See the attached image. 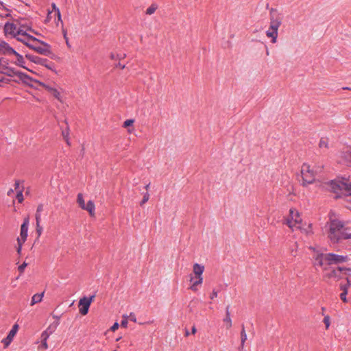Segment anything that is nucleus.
<instances>
[{"mask_svg": "<svg viewBox=\"0 0 351 351\" xmlns=\"http://www.w3.org/2000/svg\"><path fill=\"white\" fill-rule=\"evenodd\" d=\"M330 187L335 193L351 196V176L348 178H341V179L332 181Z\"/></svg>", "mask_w": 351, "mask_h": 351, "instance_id": "39448f33", "label": "nucleus"}, {"mask_svg": "<svg viewBox=\"0 0 351 351\" xmlns=\"http://www.w3.org/2000/svg\"><path fill=\"white\" fill-rule=\"evenodd\" d=\"M150 184H147L145 188L147 191L149 189Z\"/></svg>", "mask_w": 351, "mask_h": 351, "instance_id": "3c124183", "label": "nucleus"}, {"mask_svg": "<svg viewBox=\"0 0 351 351\" xmlns=\"http://www.w3.org/2000/svg\"><path fill=\"white\" fill-rule=\"evenodd\" d=\"M27 59H29L30 61L36 63V64H40L41 63V59L38 56H34L32 55H26L25 56Z\"/></svg>", "mask_w": 351, "mask_h": 351, "instance_id": "bb28decb", "label": "nucleus"}, {"mask_svg": "<svg viewBox=\"0 0 351 351\" xmlns=\"http://www.w3.org/2000/svg\"><path fill=\"white\" fill-rule=\"evenodd\" d=\"M298 230H300L302 233L305 234L307 236H310L313 234L312 225L311 223H302L301 227L298 228Z\"/></svg>", "mask_w": 351, "mask_h": 351, "instance_id": "4be33fe9", "label": "nucleus"}, {"mask_svg": "<svg viewBox=\"0 0 351 351\" xmlns=\"http://www.w3.org/2000/svg\"><path fill=\"white\" fill-rule=\"evenodd\" d=\"M320 148H328V141L327 138H322L319 143Z\"/></svg>", "mask_w": 351, "mask_h": 351, "instance_id": "c85d7f7f", "label": "nucleus"}, {"mask_svg": "<svg viewBox=\"0 0 351 351\" xmlns=\"http://www.w3.org/2000/svg\"><path fill=\"white\" fill-rule=\"evenodd\" d=\"M113 351H117V350H113Z\"/></svg>", "mask_w": 351, "mask_h": 351, "instance_id": "13d9d810", "label": "nucleus"}, {"mask_svg": "<svg viewBox=\"0 0 351 351\" xmlns=\"http://www.w3.org/2000/svg\"><path fill=\"white\" fill-rule=\"evenodd\" d=\"M312 252L313 264L315 267H320L323 270L327 269V266L346 262L348 256L333 253L324 254L317 247L309 246Z\"/></svg>", "mask_w": 351, "mask_h": 351, "instance_id": "f257e3e1", "label": "nucleus"}, {"mask_svg": "<svg viewBox=\"0 0 351 351\" xmlns=\"http://www.w3.org/2000/svg\"><path fill=\"white\" fill-rule=\"evenodd\" d=\"M302 223V219L299 212L294 208H291L289 210V216L287 219V224L288 226L294 230L300 228Z\"/></svg>", "mask_w": 351, "mask_h": 351, "instance_id": "1a4fd4ad", "label": "nucleus"}, {"mask_svg": "<svg viewBox=\"0 0 351 351\" xmlns=\"http://www.w3.org/2000/svg\"><path fill=\"white\" fill-rule=\"evenodd\" d=\"M62 135L64 139L65 140V141L66 142V143L68 145H70L69 137V128H66V130H62Z\"/></svg>", "mask_w": 351, "mask_h": 351, "instance_id": "c756f323", "label": "nucleus"}, {"mask_svg": "<svg viewBox=\"0 0 351 351\" xmlns=\"http://www.w3.org/2000/svg\"><path fill=\"white\" fill-rule=\"evenodd\" d=\"M14 192L13 189H10L8 191V195H10Z\"/></svg>", "mask_w": 351, "mask_h": 351, "instance_id": "8fccbe9b", "label": "nucleus"}, {"mask_svg": "<svg viewBox=\"0 0 351 351\" xmlns=\"http://www.w3.org/2000/svg\"><path fill=\"white\" fill-rule=\"evenodd\" d=\"M27 267V263H23L22 265H21L19 267V270L21 273H23L24 271V269L25 268Z\"/></svg>", "mask_w": 351, "mask_h": 351, "instance_id": "a19ab883", "label": "nucleus"}, {"mask_svg": "<svg viewBox=\"0 0 351 351\" xmlns=\"http://www.w3.org/2000/svg\"><path fill=\"white\" fill-rule=\"evenodd\" d=\"M50 335H49L47 332H42L40 335L41 339V343L38 346V350H47L49 346L47 343V339Z\"/></svg>", "mask_w": 351, "mask_h": 351, "instance_id": "aec40b11", "label": "nucleus"}, {"mask_svg": "<svg viewBox=\"0 0 351 351\" xmlns=\"http://www.w3.org/2000/svg\"><path fill=\"white\" fill-rule=\"evenodd\" d=\"M328 238L333 243L339 242L341 239H348L350 233L344 232L343 223L338 219H332L330 217V221L328 223Z\"/></svg>", "mask_w": 351, "mask_h": 351, "instance_id": "7ed1b4c3", "label": "nucleus"}, {"mask_svg": "<svg viewBox=\"0 0 351 351\" xmlns=\"http://www.w3.org/2000/svg\"><path fill=\"white\" fill-rule=\"evenodd\" d=\"M185 335L186 336H189V332L188 330H186Z\"/></svg>", "mask_w": 351, "mask_h": 351, "instance_id": "603ef678", "label": "nucleus"}, {"mask_svg": "<svg viewBox=\"0 0 351 351\" xmlns=\"http://www.w3.org/2000/svg\"><path fill=\"white\" fill-rule=\"evenodd\" d=\"M196 332H197V329H196L195 326H193L192 327V328H191V333L194 335V334H195V333H196Z\"/></svg>", "mask_w": 351, "mask_h": 351, "instance_id": "09e8293b", "label": "nucleus"}, {"mask_svg": "<svg viewBox=\"0 0 351 351\" xmlns=\"http://www.w3.org/2000/svg\"><path fill=\"white\" fill-rule=\"evenodd\" d=\"M90 303L86 300V297L80 298L79 301V311L82 315H85L88 313Z\"/></svg>", "mask_w": 351, "mask_h": 351, "instance_id": "dca6fc26", "label": "nucleus"}, {"mask_svg": "<svg viewBox=\"0 0 351 351\" xmlns=\"http://www.w3.org/2000/svg\"><path fill=\"white\" fill-rule=\"evenodd\" d=\"M21 180H16L14 183L15 190L16 191V193L18 192L19 189H23V186H21Z\"/></svg>", "mask_w": 351, "mask_h": 351, "instance_id": "c9c22d12", "label": "nucleus"}, {"mask_svg": "<svg viewBox=\"0 0 351 351\" xmlns=\"http://www.w3.org/2000/svg\"><path fill=\"white\" fill-rule=\"evenodd\" d=\"M51 7L52 10L48 12V14L45 19V22L49 23L51 21L52 19H53L54 23L56 27H62L63 22L61 19V14L59 8L56 6V5L54 3L51 4Z\"/></svg>", "mask_w": 351, "mask_h": 351, "instance_id": "9d476101", "label": "nucleus"}, {"mask_svg": "<svg viewBox=\"0 0 351 351\" xmlns=\"http://www.w3.org/2000/svg\"><path fill=\"white\" fill-rule=\"evenodd\" d=\"M347 292H342L341 294H340V298L341 300L343 302H347L348 300H347V298H346V295H347Z\"/></svg>", "mask_w": 351, "mask_h": 351, "instance_id": "4c0bfd02", "label": "nucleus"}, {"mask_svg": "<svg viewBox=\"0 0 351 351\" xmlns=\"http://www.w3.org/2000/svg\"><path fill=\"white\" fill-rule=\"evenodd\" d=\"M134 123V119H127L123 122V127L125 128H128V132L132 134L134 131V128L132 127Z\"/></svg>", "mask_w": 351, "mask_h": 351, "instance_id": "b1692460", "label": "nucleus"}, {"mask_svg": "<svg viewBox=\"0 0 351 351\" xmlns=\"http://www.w3.org/2000/svg\"><path fill=\"white\" fill-rule=\"evenodd\" d=\"M149 199V194L147 192L144 194L143 198L142 201L140 203L141 206H143L144 204H145Z\"/></svg>", "mask_w": 351, "mask_h": 351, "instance_id": "f704fd0d", "label": "nucleus"}, {"mask_svg": "<svg viewBox=\"0 0 351 351\" xmlns=\"http://www.w3.org/2000/svg\"><path fill=\"white\" fill-rule=\"evenodd\" d=\"M119 324L117 322L114 323V324L111 326L110 330L112 332H114L119 328Z\"/></svg>", "mask_w": 351, "mask_h": 351, "instance_id": "37998d69", "label": "nucleus"}, {"mask_svg": "<svg viewBox=\"0 0 351 351\" xmlns=\"http://www.w3.org/2000/svg\"><path fill=\"white\" fill-rule=\"evenodd\" d=\"M267 54L269 55V50H267Z\"/></svg>", "mask_w": 351, "mask_h": 351, "instance_id": "4d7b16f0", "label": "nucleus"}, {"mask_svg": "<svg viewBox=\"0 0 351 351\" xmlns=\"http://www.w3.org/2000/svg\"><path fill=\"white\" fill-rule=\"evenodd\" d=\"M43 204H39L37 207V209H36V213H40L43 212Z\"/></svg>", "mask_w": 351, "mask_h": 351, "instance_id": "c03bdc74", "label": "nucleus"}, {"mask_svg": "<svg viewBox=\"0 0 351 351\" xmlns=\"http://www.w3.org/2000/svg\"><path fill=\"white\" fill-rule=\"evenodd\" d=\"M282 16L277 12L271 14L269 19V27L265 34L267 38H271V42L274 44L277 42L278 29L282 23Z\"/></svg>", "mask_w": 351, "mask_h": 351, "instance_id": "20e7f679", "label": "nucleus"}, {"mask_svg": "<svg viewBox=\"0 0 351 351\" xmlns=\"http://www.w3.org/2000/svg\"><path fill=\"white\" fill-rule=\"evenodd\" d=\"M18 330H19V325L15 324L12 326L10 331L9 332L8 336L2 340V343L4 344L5 348L8 347L11 343V342L12 341Z\"/></svg>", "mask_w": 351, "mask_h": 351, "instance_id": "2eb2a0df", "label": "nucleus"}, {"mask_svg": "<svg viewBox=\"0 0 351 351\" xmlns=\"http://www.w3.org/2000/svg\"><path fill=\"white\" fill-rule=\"evenodd\" d=\"M77 203L82 210H86L91 217L95 215V206L94 202L92 200H89L86 204L82 193L77 194Z\"/></svg>", "mask_w": 351, "mask_h": 351, "instance_id": "9b49d317", "label": "nucleus"}, {"mask_svg": "<svg viewBox=\"0 0 351 351\" xmlns=\"http://www.w3.org/2000/svg\"><path fill=\"white\" fill-rule=\"evenodd\" d=\"M205 270V267L203 265L199 263H194L193 265V273L190 275L193 276L203 277V273Z\"/></svg>", "mask_w": 351, "mask_h": 351, "instance_id": "a211bd4d", "label": "nucleus"}, {"mask_svg": "<svg viewBox=\"0 0 351 351\" xmlns=\"http://www.w3.org/2000/svg\"><path fill=\"white\" fill-rule=\"evenodd\" d=\"M36 230L38 237H39L42 234V232H43V228L40 226V223L36 224Z\"/></svg>", "mask_w": 351, "mask_h": 351, "instance_id": "e433bc0d", "label": "nucleus"}, {"mask_svg": "<svg viewBox=\"0 0 351 351\" xmlns=\"http://www.w3.org/2000/svg\"><path fill=\"white\" fill-rule=\"evenodd\" d=\"M0 53L7 55H14L16 58V63L25 69V61L23 56L16 52L12 47H11L7 43L0 40Z\"/></svg>", "mask_w": 351, "mask_h": 351, "instance_id": "6e6552de", "label": "nucleus"}, {"mask_svg": "<svg viewBox=\"0 0 351 351\" xmlns=\"http://www.w3.org/2000/svg\"><path fill=\"white\" fill-rule=\"evenodd\" d=\"M128 316L126 315H123V320L121 322V326H122L123 328H127L128 324Z\"/></svg>", "mask_w": 351, "mask_h": 351, "instance_id": "473e14b6", "label": "nucleus"}, {"mask_svg": "<svg viewBox=\"0 0 351 351\" xmlns=\"http://www.w3.org/2000/svg\"><path fill=\"white\" fill-rule=\"evenodd\" d=\"M324 277L328 279H334L336 281L339 280L341 278H345L348 276H351V269L346 267H337L330 269L327 266V269L324 270Z\"/></svg>", "mask_w": 351, "mask_h": 351, "instance_id": "0eeeda50", "label": "nucleus"}, {"mask_svg": "<svg viewBox=\"0 0 351 351\" xmlns=\"http://www.w3.org/2000/svg\"><path fill=\"white\" fill-rule=\"evenodd\" d=\"M223 325L226 329H230L232 326V321L231 319L230 307L227 306L226 309V317L223 319Z\"/></svg>", "mask_w": 351, "mask_h": 351, "instance_id": "412c9836", "label": "nucleus"}, {"mask_svg": "<svg viewBox=\"0 0 351 351\" xmlns=\"http://www.w3.org/2000/svg\"><path fill=\"white\" fill-rule=\"evenodd\" d=\"M157 8L158 7L156 4H152L149 8H147L145 12L148 15H152V14H154L156 12Z\"/></svg>", "mask_w": 351, "mask_h": 351, "instance_id": "cd10ccee", "label": "nucleus"}, {"mask_svg": "<svg viewBox=\"0 0 351 351\" xmlns=\"http://www.w3.org/2000/svg\"><path fill=\"white\" fill-rule=\"evenodd\" d=\"M247 334H246V332H245V327L243 325L242 326V329H241V348H243L244 347V345H245V343L247 340Z\"/></svg>", "mask_w": 351, "mask_h": 351, "instance_id": "393cba45", "label": "nucleus"}, {"mask_svg": "<svg viewBox=\"0 0 351 351\" xmlns=\"http://www.w3.org/2000/svg\"><path fill=\"white\" fill-rule=\"evenodd\" d=\"M28 227H29V219L25 218L23 221V223H22L21 226V233H20V237H19L17 239H21L22 242H25L27 237V232H28Z\"/></svg>", "mask_w": 351, "mask_h": 351, "instance_id": "f3484780", "label": "nucleus"}, {"mask_svg": "<svg viewBox=\"0 0 351 351\" xmlns=\"http://www.w3.org/2000/svg\"><path fill=\"white\" fill-rule=\"evenodd\" d=\"M203 280V277L193 276V275H189V289L194 292L197 291L198 287L202 285Z\"/></svg>", "mask_w": 351, "mask_h": 351, "instance_id": "4468645a", "label": "nucleus"}, {"mask_svg": "<svg viewBox=\"0 0 351 351\" xmlns=\"http://www.w3.org/2000/svg\"><path fill=\"white\" fill-rule=\"evenodd\" d=\"M125 56V54L119 55V54H115V53H110V58L112 60H121L122 58H124Z\"/></svg>", "mask_w": 351, "mask_h": 351, "instance_id": "2f4dec72", "label": "nucleus"}, {"mask_svg": "<svg viewBox=\"0 0 351 351\" xmlns=\"http://www.w3.org/2000/svg\"><path fill=\"white\" fill-rule=\"evenodd\" d=\"M348 208H349L350 210H351V204H350V206H348Z\"/></svg>", "mask_w": 351, "mask_h": 351, "instance_id": "6e6d98bb", "label": "nucleus"}, {"mask_svg": "<svg viewBox=\"0 0 351 351\" xmlns=\"http://www.w3.org/2000/svg\"><path fill=\"white\" fill-rule=\"evenodd\" d=\"M17 242H18V248H17V252L19 254L21 253V249H22V245L25 243V242H22L21 241V239H17Z\"/></svg>", "mask_w": 351, "mask_h": 351, "instance_id": "58836bf2", "label": "nucleus"}, {"mask_svg": "<svg viewBox=\"0 0 351 351\" xmlns=\"http://www.w3.org/2000/svg\"><path fill=\"white\" fill-rule=\"evenodd\" d=\"M56 320L49 325L45 330L43 332H47L49 335H52L56 330L57 329L60 322H59V317L57 315L53 316Z\"/></svg>", "mask_w": 351, "mask_h": 351, "instance_id": "6ab92c4d", "label": "nucleus"}, {"mask_svg": "<svg viewBox=\"0 0 351 351\" xmlns=\"http://www.w3.org/2000/svg\"><path fill=\"white\" fill-rule=\"evenodd\" d=\"M95 297V295H93L90 297H86V300H88V302L91 304L93 302V301L94 300Z\"/></svg>", "mask_w": 351, "mask_h": 351, "instance_id": "49530a36", "label": "nucleus"}, {"mask_svg": "<svg viewBox=\"0 0 351 351\" xmlns=\"http://www.w3.org/2000/svg\"><path fill=\"white\" fill-rule=\"evenodd\" d=\"M348 237H350V239H351V233L349 234Z\"/></svg>", "mask_w": 351, "mask_h": 351, "instance_id": "5fc2aeb1", "label": "nucleus"}, {"mask_svg": "<svg viewBox=\"0 0 351 351\" xmlns=\"http://www.w3.org/2000/svg\"><path fill=\"white\" fill-rule=\"evenodd\" d=\"M128 318L134 322H136V317L134 313H130V315L128 316Z\"/></svg>", "mask_w": 351, "mask_h": 351, "instance_id": "ea45409f", "label": "nucleus"}, {"mask_svg": "<svg viewBox=\"0 0 351 351\" xmlns=\"http://www.w3.org/2000/svg\"><path fill=\"white\" fill-rule=\"evenodd\" d=\"M322 167L313 166L308 163H304L301 167V175L302 178V184L306 186L312 184L315 180L316 174L320 171Z\"/></svg>", "mask_w": 351, "mask_h": 351, "instance_id": "423d86ee", "label": "nucleus"}, {"mask_svg": "<svg viewBox=\"0 0 351 351\" xmlns=\"http://www.w3.org/2000/svg\"><path fill=\"white\" fill-rule=\"evenodd\" d=\"M217 295H218L217 291L216 290L213 289V291H212V293L210 295V299L213 300V299L217 298Z\"/></svg>", "mask_w": 351, "mask_h": 351, "instance_id": "79ce46f5", "label": "nucleus"}, {"mask_svg": "<svg viewBox=\"0 0 351 351\" xmlns=\"http://www.w3.org/2000/svg\"><path fill=\"white\" fill-rule=\"evenodd\" d=\"M4 32L6 35L12 36L16 38L17 40L23 43L29 36V32L33 31L31 27L27 25L6 23L4 25Z\"/></svg>", "mask_w": 351, "mask_h": 351, "instance_id": "f03ea898", "label": "nucleus"}, {"mask_svg": "<svg viewBox=\"0 0 351 351\" xmlns=\"http://www.w3.org/2000/svg\"><path fill=\"white\" fill-rule=\"evenodd\" d=\"M43 297H44V292H43L41 293L34 294L32 297L30 305L34 306L36 304L40 302L43 300Z\"/></svg>", "mask_w": 351, "mask_h": 351, "instance_id": "5701e85b", "label": "nucleus"}, {"mask_svg": "<svg viewBox=\"0 0 351 351\" xmlns=\"http://www.w3.org/2000/svg\"><path fill=\"white\" fill-rule=\"evenodd\" d=\"M116 67H119L121 69H123L125 68V65L124 64H121V63H119L116 65Z\"/></svg>", "mask_w": 351, "mask_h": 351, "instance_id": "de8ad7c7", "label": "nucleus"}, {"mask_svg": "<svg viewBox=\"0 0 351 351\" xmlns=\"http://www.w3.org/2000/svg\"><path fill=\"white\" fill-rule=\"evenodd\" d=\"M38 42L39 40L38 39L29 34V36L25 39L23 43L30 49H32L34 51L40 53H42L44 51V49L41 46L37 45Z\"/></svg>", "mask_w": 351, "mask_h": 351, "instance_id": "f8f14e48", "label": "nucleus"}, {"mask_svg": "<svg viewBox=\"0 0 351 351\" xmlns=\"http://www.w3.org/2000/svg\"><path fill=\"white\" fill-rule=\"evenodd\" d=\"M45 88L60 102L63 103L62 88L51 85H44Z\"/></svg>", "mask_w": 351, "mask_h": 351, "instance_id": "ddd939ff", "label": "nucleus"}, {"mask_svg": "<svg viewBox=\"0 0 351 351\" xmlns=\"http://www.w3.org/2000/svg\"><path fill=\"white\" fill-rule=\"evenodd\" d=\"M350 276H348L345 278V279L347 281L346 284H345V285L341 284L340 285V289H341V290H342V292L348 293V290L350 288V287L351 286V282L349 280Z\"/></svg>", "mask_w": 351, "mask_h": 351, "instance_id": "a878e982", "label": "nucleus"}, {"mask_svg": "<svg viewBox=\"0 0 351 351\" xmlns=\"http://www.w3.org/2000/svg\"><path fill=\"white\" fill-rule=\"evenodd\" d=\"M323 322L326 325V328L328 329L330 325V318L329 315H325L323 319Z\"/></svg>", "mask_w": 351, "mask_h": 351, "instance_id": "72a5a7b5", "label": "nucleus"}, {"mask_svg": "<svg viewBox=\"0 0 351 351\" xmlns=\"http://www.w3.org/2000/svg\"><path fill=\"white\" fill-rule=\"evenodd\" d=\"M23 192V189H19L18 192L16 193V199L19 203H22L24 199Z\"/></svg>", "mask_w": 351, "mask_h": 351, "instance_id": "7c9ffc66", "label": "nucleus"}, {"mask_svg": "<svg viewBox=\"0 0 351 351\" xmlns=\"http://www.w3.org/2000/svg\"><path fill=\"white\" fill-rule=\"evenodd\" d=\"M40 219H41V214L40 213H36V224L40 223Z\"/></svg>", "mask_w": 351, "mask_h": 351, "instance_id": "a18cd8bd", "label": "nucleus"}, {"mask_svg": "<svg viewBox=\"0 0 351 351\" xmlns=\"http://www.w3.org/2000/svg\"><path fill=\"white\" fill-rule=\"evenodd\" d=\"M121 339V337H117V339H116V341H119L120 339Z\"/></svg>", "mask_w": 351, "mask_h": 351, "instance_id": "864d4df0", "label": "nucleus"}]
</instances>
